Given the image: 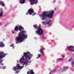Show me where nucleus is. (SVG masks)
Returning a JSON list of instances; mask_svg holds the SVG:
<instances>
[{"mask_svg": "<svg viewBox=\"0 0 74 74\" xmlns=\"http://www.w3.org/2000/svg\"><path fill=\"white\" fill-rule=\"evenodd\" d=\"M14 30L16 32L18 31V30L20 31L19 33L18 37H16L15 40L17 41L16 44H18V42H22L24 40L26 39L27 36L26 34V31H23L24 28L22 26H16L14 28ZM22 31V32H21Z\"/></svg>", "mask_w": 74, "mask_h": 74, "instance_id": "1", "label": "nucleus"}, {"mask_svg": "<svg viewBox=\"0 0 74 74\" xmlns=\"http://www.w3.org/2000/svg\"><path fill=\"white\" fill-rule=\"evenodd\" d=\"M33 55L30 54L29 52H24L23 53V56H22L20 59V63H23V65H25V67L27 66L29 61L32 57Z\"/></svg>", "mask_w": 74, "mask_h": 74, "instance_id": "2", "label": "nucleus"}, {"mask_svg": "<svg viewBox=\"0 0 74 74\" xmlns=\"http://www.w3.org/2000/svg\"><path fill=\"white\" fill-rule=\"evenodd\" d=\"M53 14H54V11L53 10H51V11H49L43 12L41 15L42 20L43 21L46 19L47 17H49V18H52Z\"/></svg>", "mask_w": 74, "mask_h": 74, "instance_id": "3", "label": "nucleus"}, {"mask_svg": "<svg viewBox=\"0 0 74 74\" xmlns=\"http://www.w3.org/2000/svg\"><path fill=\"white\" fill-rule=\"evenodd\" d=\"M41 24H39L38 27V25L36 24L33 25L35 29H37V31L36 32V33L38 34L39 36L42 35L43 34V31L42 28H41Z\"/></svg>", "mask_w": 74, "mask_h": 74, "instance_id": "4", "label": "nucleus"}, {"mask_svg": "<svg viewBox=\"0 0 74 74\" xmlns=\"http://www.w3.org/2000/svg\"><path fill=\"white\" fill-rule=\"evenodd\" d=\"M24 67V66H19V64H17L16 66L13 67V70L14 71H16V70H18V69H20L21 70V69H22Z\"/></svg>", "mask_w": 74, "mask_h": 74, "instance_id": "5", "label": "nucleus"}, {"mask_svg": "<svg viewBox=\"0 0 74 74\" xmlns=\"http://www.w3.org/2000/svg\"><path fill=\"white\" fill-rule=\"evenodd\" d=\"M29 1L31 5H33L34 4L36 5L38 3V0H29Z\"/></svg>", "mask_w": 74, "mask_h": 74, "instance_id": "6", "label": "nucleus"}, {"mask_svg": "<svg viewBox=\"0 0 74 74\" xmlns=\"http://www.w3.org/2000/svg\"><path fill=\"white\" fill-rule=\"evenodd\" d=\"M28 12L29 15H32V14L34 13V12L33 9L32 8H30L29 10H28Z\"/></svg>", "mask_w": 74, "mask_h": 74, "instance_id": "7", "label": "nucleus"}, {"mask_svg": "<svg viewBox=\"0 0 74 74\" xmlns=\"http://www.w3.org/2000/svg\"><path fill=\"white\" fill-rule=\"evenodd\" d=\"M6 56V54L4 53V52H2L0 53V59H1V60Z\"/></svg>", "mask_w": 74, "mask_h": 74, "instance_id": "8", "label": "nucleus"}, {"mask_svg": "<svg viewBox=\"0 0 74 74\" xmlns=\"http://www.w3.org/2000/svg\"><path fill=\"white\" fill-rule=\"evenodd\" d=\"M41 49H40L38 50V51L39 52H40V53L42 54L43 55H44V51H43V50L44 48L42 47V46L40 47Z\"/></svg>", "mask_w": 74, "mask_h": 74, "instance_id": "9", "label": "nucleus"}, {"mask_svg": "<svg viewBox=\"0 0 74 74\" xmlns=\"http://www.w3.org/2000/svg\"><path fill=\"white\" fill-rule=\"evenodd\" d=\"M68 49L70 51L74 52V47L73 46H70L68 47Z\"/></svg>", "mask_w": 74, "mask_h": 74, "instance_id": "10", "label": "nucleus"}, {"mask_svg": "<svg viewBox=\"0 0 74 74\" xmlns=\"http://www.w3.org/2000/svg\"><path fill=\"white\" fill-rule=\"evenodd\" d=\"M51 20H48L45 21V23L47 25H50L51 24Z\"/></svg>", "mask_w": 74, "mask_h": 74, "instance_id": "11", "label": "nucleus"}, {"mask_svg": "<svg viewBox=\"0 0 74 74\" xmlns=\"http://www.w3.org/2000/svg\"><path fill=\"white\" fill-rule=\"evenodd\" d=\"M27 74H34L33 70H30L27 72Z\"/></svg>", "mask_w": 74, "mask_h": 74, "instance_id": "12", "label": "nucleus"}, {"mask_svg": "<svg viewBox=\"0 0 74 74\" xmlns=\"http://www.w3.org/2000/svg\"><path fill=\"white\" fill-rule=\"evenodd\" d=\"M0 5H1L2 6L4 7L5 6V4L3 1H0Z\"/></svg>", "mask_w": 74, "mask_h": 74, "instance_id": "13", "label": "nucleus"}, {"mask_svg": "<svg viewBox=\"0 0 74 74\" xmlns=\"http://www.w3.org/2000/svg\"><path fill=\"white\" fill-rule=\"evenodd\" d=\"M0 17H1L3 16V12L2 11L1 9H0Z\"/></svg>", "mask_w": 74, "mask_h": 74, "instance_id": "14", "label": "nucleus"}, {"mask_svg": "<svg viewBox=\"0 0 74 74\" xmlns=\"http://www.w3.org/2000/svg\"><path fill=\"white\" fill-rule=\"evenodd\" d=\"M5 45L4 43L3 42H0V47H4Z\"/></svg>", "mask_w": 74, "mask_h": 74, "instance_id": "15", "label": "nucleus"}, {"mask_svg": "<svg viewBox=\"0 0 74 74\" xmlns=\"http://www.w3.org/2000/svg\"><path fill=\"white\" fill-rule=\"evenodd\" d=\"M20 2L21 4H24L25 3V0H20Z\"/></svg>", "mask_w": 74, "mask_h": 74, "instance_id": "16", "label": "nucleus"}, {"mask_svg": "<svg viewBox=\"0 0 74 74\" xmlns=\"http://www.w3.org/2000/svg\"><path fill=\"white\" fill-rule=\"evenodd\" d=\"M71 65H74V60H71Z\"/></svg>", "mask_w": 74, "mask_h": 74, "instance_id": "17", "label": "nucleus"}, {"mask_svg": "<svg viewBox=\"0 0 74 74\" xmlns=\"http://www.w3.org/2000/svg\"><path fill=\"white\" fill-rule=\"evenodd\" d=\"M3 60H0V64L1 66H3L4 65V64L2 63V62H3Z\"/></svg>", "mask_w": 74, "mask_h": 74, "instance_id": "18", "label": "nucleus"}, {"mask_svg": "<svg viewBox=\"0 0 74 74\" xmlns=\"http://www.w3.org/2000/svg\"><path fill=\"white\" fill-rule=\"evenodd\" d=\"M67 69H68V67H64L63 68V70H67Z\"/></svg>", "mask_w": 74, "mask_h": 74, "instance_id": "19", "label": "nucleus"}, {"mask_svg": "<svg viewBox=\"0 0 74 74\" xmlns=\"http://www.w3.org/2000/svg\"><path fill=\"white\" fill-rule=\"evenodd\" d=\"M45 21L42 22V23H43V24L44 25H45L46 24V23H45Z\"/></svg>", "mask_w": 74, "mask_h": 74, "instance_id": "20", "label": "nucleus"}, {"mask_svg": "<svg viewBox=\"0 0 74 74\" xmlns=\"http://www.w3.org/2000/svg\"><path fill=\"white\" fill-rule=\"evenodd\" d=\"M38 58H39L40 57V56H41V55L40 54H39L38 55Z\"/></svg>", "mask_w": 74, "mask_h": 74, "instance_id": "21", "label": "nucleus"}, {"mask_svg": "<svg viewBox=\"0 0 74 74\" xmlns=\"http://www.w3.org/2000/svg\"><path fill=\"white\" fill-rule=\"evenodd\" d=\"M58 60H63V59L62 58H58Z\"/></svg>", "mask_w": 74, "mask_h": 74, "instance_id": "22", "label": "nucleus"}, {"mask_svg": "<svg viewBox=\"0 0 74 74\" xmlns=\"http://www.w3.org/2000/svg\"><path fill=\"white\" fill-rule=\"evenodd\" d=\"M56 71V69H54L52 71H51L52 72H55V71Z\"/></svg>", "mask_w": 74, "mask_h": 74, "instance_id": "23", "label": "nucleus"}, {"mask_svg": "<svg viewBox=\"0 0 74 74\" xmlns=\"http://www.w3.org/2000/svg\"><path fill=\"white\" fill-rule=\"evenodd\" d=\"M19 70L16 71V73H19Z\"/></svg>", "mask_w": 74, "mask_h": 74, "instance_id": "24", "label": "nucleus"}, {"mask_svg": "<svg viewBox=\"0 0 74 74\" xmlns=\"http://www.w3.org/2000/svg\"><path fill=\"white\" fill-rule=\"evenodd\" d=\"M71 58H70L69 60H68V62H70L71 61Z\"/></svg>", "mask_w": 74, "mask_h": 74, "instance_id": "25", "label": "nucleus"}, {"mask_svg": "<svg viewBox=\"0 0 74 74\" xmlns=\"http://www.w3.org/2000/svg\"><path fill=\"white\" fill-rule=\"evenodd\" d=\"M6 68V67L5 66H3V69H5Z\"/></svg>", "mask_w": 74, "mask_h": 74, "instance_id": "26", "label": "nucleus"}, {"mask_svg": "<svg viewBox=\"0 0 74 74\" xmlns=\"http://www.w3.org/2000/svg\"><path fill=\"white\" fill-rule=\"evenodd\" d=\"M36 13H35L34 14H32V16H34V15H36Z\"/></svg>", "mask_w": 74, "mask_h": 74, "instance_id": "27", "label": "nucleus"}, {"mask_svg": "<svg viewBox=\"0 0 74 74\" xmlns=\"http://www.w3.org/2000/svg\"><path fill=\"white\" fill-rule=\"evenodd\" d=\"M12 33H13V34H14V31H12Z\"/></svg>", "mask_w": 74, "mask_h": 74, "instance_id": "28", "label": "nucleus"}, {"mask_svg": "<svg viewBox=\"0 0 74 74\" xmlns=\"http://www.w3.org/2000/svg\"><path fill=\"white\" fill-rule=\"evenodd\" d=\"M12 46H13V44H12V45H11L10 46V47H12Z\"/></svg>", "mask_w": 74, "mask_h": 74, "instance_id": "29", "label": "nucleus"}, {"mask_svg": "<svg viewBox=\"0 0 74 74\" xmlns=\"http://www.w3.org/2000/svg\"><path fill=\"white\" fill-rule=\"evenodd\" d=\"M28 12H27V13H26V14H27V15H28Z\"/></svg>", "mask_w": 74, "mask_h": 74, "instance_id": "30", "label": "nucleus"}, {"mask_svg": "<svg viewBox=\"0 0 74 74\" xmlns=\"http://www.w3.org/2000/svg\"><path fill=\"white\" fill-rule=\"evenodd\" d=\"M44 37V36H42V38H45Z\"/></svg>", "mask_w": 74, "mask_h": 74, "instance_id": "31", "label": "nucleus"}, {"mask_svg": "<svg viewBox=\"0 0 74 74\" xmlns=\"http://www.w3.org/2000/svg\"><path fill=\"white\" fill-rule=\"evenodd\" d=\"M1 23H0V26H1Z\"/></svg>", "mask_w": 74, "mask_h": 74, "instance_id": "32", "label": "nucleus"}, {"mask_svg": "<svg viewBox=\"0 0 74 74\" xmlns=\"http://www.w3.org/2000/svg\"><path fill=\"white\" fill-rule=\"evenodd\" d=\"M54 11H55L56 10V8H55L54 9Z\"/></svg>", "mask_w": 74, "mask_h": 74, "instance_id": "33", "label": "nucleus"}, {"mask_svg": "<svg viewBox=\"0 0 74 74\" xmlns=\"http://www.w3.org/2000/svg\"><path fill=\"white\" fill-rule=\"evenodd\" d=\"M63 58H64V56H63Z\"/></svg>", "mask_w": 74, "mask_h": 74, "instance_id": "34", "label": "nucleus"}, {"mask_svg": "<svg viewBox=\"0 0 74 74\" xmlns=\"http://www.w3.org/2000/svg\"><path fill=\"white\" fill-rule=\"evenodd\" d=\"M51 72H52L51 71L50 72V73L49 74H51Z\"/></svg>", "mask_w": 74, "mask_h": 74, "instance_id": "35", "label": "nucleus"}]
</instances>
